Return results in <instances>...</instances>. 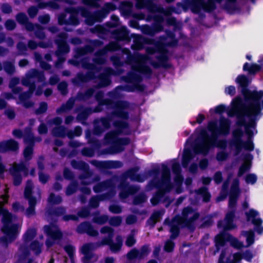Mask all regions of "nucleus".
<instances>
[{
	"instance_id": "nucleus-61",
	"label": "nucleus",
	"mask_w": 263,
	"mask_h": 263,
	"mask_svg": "<svg viewBox=\"0 0 263 263\" xmlns=\"http://www.w3.org/2000/svg\"><path fill=\"white\" fill-rule=\"evenodd\" d=\"M229 242L230 245L235 249L240 250L244 247L243 242L240 241L237 238L233 237L232 235Z\"/></svg>"
},
{
	"instance_id": "nucleus-9",
	"label": "nucleus",
	"mask_w": 263,
	"mask_h": 263,
	"mask_svg": "<svg viewBox=\"0 0 263 263\" xmlns=\"http://www.w3.org/2000/svg\"><path fill=\"white\" fill-rule=\"evenodd\" d=\"M223 0H192L190 3L191 11L195 14L199 13L201 9L207 13L214 11L217 6L216 3H220Z\"/></svg>"
},
{
	"instance_id": "nucleus-35",
	"label": "nucleus",
	"mask_w": 263,
	"mask_h": 263,
	"mask_svg": "<svg viewBox=\"0 0 263 263\" xmlns=\"http://www.w3.org/2000/svg\"><path fill=\"white\" fill-rule=\"evenodd\" d=\"M239 149H237V148H235L234 151V155L237 156L242 151V149L243 148L246 151H248L250 152L253 151L254 149V145L253 142V141L248 139L247 141L243 140L239 144Z\"/></svg>"
},
{
	"instance_id": "nucleus-26",
	"label": "nucleus",
	"mask_w": 263,
	"mask_h": 263,
	"mask_svg": "<svg viewBox=\"0 0 263 263\" xmlns=\"http://www.w3.org/2000/svg\"><path fill=\"white\" fill-rule=\"evenodd\" d=\"M126 51V64L129 66H147L144 64L139 63L143 60V55L141 54H132L130 50L128 49H125Z\"/></svg>"
},
{
	"instance_id": "nucleus-47",
	"label": "nucleus",
	"mask_w": 263,
	"mask_h": 263,
	"mask_svg": "<svg viewBox=\"0 0 263 263\" xmlns=\"http://www.w3.org/2000/svg\"><path fill=\"white\" fill-rule=\"evenodd\" d=\"M119 42H110L106 45L103 49L106 51V54L108 52H114L119 51L121 49V46L119 43Z\"/></svg>"
},
{
	"instance_id": "nucleus-41",
	"label": "nucleus",
	"mask_w": 263,
	"mask_h": 263,
	"mask_svg": "<svg viewBox=\"0 0 263 263\" xmlns=\"http://www.w3.org/2000/svg\"><path fill=\"white\" fill-rule=\"evenodd\" d=\"M95 90L93 88H89L86 89L84 92H79L77 98L79 101H85L91 98L94 95Z\"/></svg>"
},
{
	"instance_id": "nucleus-64",
	"label": "nucleus",
	"mask_w": 263,
	"mask_h": 263,
	"mask_svg": "<svg viewBox=\"0 0 263 263\" xmlns=\"http://www.w3.org/2000/svg\"><path fill=\"white\" fill-rule=\"evenodd\" d=\"M48 201L51 204H58L62 202V198L60 196H55L52 193L49 195Z\"/></svg>"
},
{
	"instance_id": "nucleus-59",
	"label": "nucleus",
	"mask_w": 263,
	"mask_h": 263,
	"mask_svg": "<svg viewBox=\"0 0 263 263\" xmlns=\"http://www.w3.org/2000/svg\"><path fill=\"white\" fill-rule=\"evenodd\" d=\"M72 81L73 84L79 85L80 83L88 82V80L86 74L79 72L77 74V77L73 79Z\"/></svg>"
},
{
	"instance_id": "nucleus-63",
	"label": "nucleus",
	"mask_w": 263,
	"mask_h": 263,
	"mask_svg": "<svg viewBox=\"0 0 263 263\" xmlns=\"http://www.w3.org/2000/svg\"><path fill=\"white\" fill-rule=\"evenodd\" d=\"M170 232L171 235L170 236L171 239H175L178 237L180 234V229L177 224H173L170 227Z\"/></svg>"
},
{
	"instance_id": "nucleus-18",
	"label": "nucleus",
	"mask_w": 263,
	"mask_h": 263,
	"mask_svg": "<svg viewBox=\"0 0 263 263\" xmlns=\"http://www.w3.org/2000/svg\"><path fill=\"white\" fill-rule=\"evenodd\" d=\"M76 232L80 234H86L91 237H97L99 235L98 231L95 230L91 223L88 221L81 222L77 226Z\"/></svg>"
},
{
	"instance_id": "nucleus-44",
	"label": "nucleus",
	"mask_w": 263,
	"mask_h": 263,
	"mask_svg": "<svg viewBox=\"0 0 263 263\" xmlns=\"http://www.w3.org/2000/svg\"><path fill=\"white\" fill-rule=\"evenodd\" d=\"M196 193L200 195L202 197V201L205 203L209 202L211 198V195L208 191L206 187L202 186L198 189L196 191Z\"/></svg>"
},
{
	"instance_id": "nucleus-52",
	"label": "nucleus",
	"mask_w": 263,
	"mask_h": 263,
	"mask_svg": "<svg viewBox=\"0 0 263 263\" xmlns=\"http://www.w3.org/2000/svg\"><path fill=\"white\" fill-rule=\"evenodd\" d=\"M64 250L68 255L71 263L74 262V254L76 252V248L72 245L68 244L64 246Z\"/></svg>"
},
{
	"instance_id": "nucleus-2",
	"label": "nucleus",
	"mask_w": 263,
	"mask_h": 263,
	"mask_svg": "<svg viewBox=\"0 0 263 263\" xmlns=\"http://www.w3.org/2000/svg\"><path fill=\"white\" fill-rule=\"evenodd\" d=\"M130 70L126 75L120 77L121 80L127 83L125 85H119L116 89L127 92L135 91L142 92L146 89V85L142 83L143 80H149L153 75L151 67H130Z\"/></svg>"
},
{
	"instance_id": "nucleus-16",
	"label": "nucleus",
	"mask_w": 263,
	"mask_h": 263,
	"mask_svg": "<svg viewBox=\"0 0 263 263\" xmlns=\"http://www.w3.org/2000/svg\"><path fill=\"white\" fill-rule=\"evenodd\" d=\"M11 172L14 177V184L16 186L19 185L22 182L21 174L26 176L28 174L26 164H14L11 169Z\"/></svg>"
},
{
	"instance_id": "nucleus-8",
	"label": "nucleus",
	"mask_w": 263,
	"mask_h": 263,
	"mask_svg": "<svg viewBox=\"0 0 263 263\" xmlns=\"http://www.w3.org/2000/svg\"><path fill=\"white\" fill-rule=\"evenodd\" d=\"M43 230L47 237L45 245L48 249L53 247L58 243L57 241L61 240L63 238V233L55 223L50 222L49 224L45 225Z\"/></svg>"
},
{
	"instance_id": "nucleus-19",
	"label": "nucleus",
	"mask_w": 263,
	"mask_h": 263,
	"mask_svg": "<svg viewBox=\"0 0 263 263\" xmlns=\"http://www.w3.org/2000/svg\"><path fill=\"white\" fill-rule=\"evenodd\" d=\"M90 163L100 169L118 168L122 166V163L121 161L114 160L99 161L92 160L90 161Z\"/></svg>"
},
{
	"instance_id": "nucleus-22",
	"label": "nucleus",
	"mask_w": 263,
	"mask_h": 263,
	"mask_svg": "<svg viewBox=\"0 0 263 263\" xmlns=\"http://www.w3.org/2000/svg\"><path fill=\"white\" fill-rule=\"evenodd\" d=\"M231 234L224 232H221L217 234L214 239L215 249L214 251L213 254L215 255L218 253L221 247H224L227 242H229Z\"/></svg>"
},
{
	"instance_id": "nucleus-14",
	"label": "nucleus",
	"mask_w": 263,
	"mask_h": 263,
	"mask_svg": "<svg viewBox=\"0 0 263 263\" xmlns=\"http://www.w3.org/2000/svg\"><path fill=\"white\" fill-rule=\"evenodd\" d=\"M102 106H106L108 108L112 109V114L119 115L121 110H126L129 107V103L125 100H114L111 99L106 98L103 100Z\"/></svg>"
},
{
	"instance_id": "nucleus-37",
	"label": "nucleus",
	"mask_w": 263,
	"mask_h": 263,
	"mask_svg": "<svg viewBox=\"0 0 263 263\" xmlns=\"http://www.w3.org/2000/svg\"><path fill=\"white\" fill-rule=\"evenodd\" d=\"M75 101L76 99L74 98L70 97L66 103L62 104L60 107L57 109L56 112L60 115L71 110L74 105Z\"/></svg>"
},
{
	"instance_id": "nucleus-46",
	"label": "nucleus",
	"mask_w": 263,
	"mask_h": 263,
	"mask_svg": "<svg viewBox=\"0 0 263 263\" xmlns=\"http://www.w3.org/2000/svg\"><path fill=\"white\" fill-rule=\"evenodd\" d=\"M71 166L76 170L85 171L89 168V165L83 161L73 159L71 161Z\"/></svg>"
},
{
	"instance_id": "nucleus-54",
	"label": "nucleus",
	"mask_w": 263,
	"mask_h": 263,
	"mask_svg": "<svg viewBox=\"0 0 263 263\" xmlns=\"http://www.w3.org/2000/svg\"><path fill=\"white\" fill-rule=\"evenodd\" d=\"M100 123H101L102 127H103L105 130L110 129L111 127V123L109 122V119L104 117L96 119L93 121V123L95 124H99Z\"/></svg>"
},
{
	"instance_id": "nucleus-23",
	"label": "nucleus",
	"mask_w": 263,
	"mask_h": 263,
	"mask_svg": "<svg viewBox=\"0 0 263 263\" xmlns=\"http://www.w3.org/2000/svg\"><path fill=\"white\" fill-rule=\"evenodd\" d=\"M66 212V208L63 206L58 207H50L49 208L46 213L48 216L53 223H57L58 220V218L64 215Z\"/></svg>"
},
{
	"instance_id": "nucleus-24",
	"label": "nucleus",
	"mask_w": 263,
	"mask_h": 263,
	"mask_svg": "<svg viewBox=\"0 0 263 263\" xmlns=\"http://www.w3.org/2000/svg\"><path fill=\"white\" fill-rule=\"evenodd\" d=\"M95 250L94 244L91 242L84 244L81 249V252L84 256L82 260L84 263H90L94 257L93 251Z\"/></svg>"
},
{
	"instance_id": "nucleus-48",
	"label": "nucleus",
	"mask_w": 263,
	"mask_h": 263,
	"mask_svg": "<svg viewBox=\"0 0 263 263\" xmlns=\"http://www.w3.org/2000/svg\"><path fill=\"white\" fill-rule=\"evenodd\" d=\"M78 189V182L76 180H72L67 186L65 194L67 196L72 195L77 191Z\"/></svg>"
},
{
	"instance_id": "nucleus-62",
	"label": "nucleus",
	"mask_w": 263,
	"mask_h": 263,
	"mask_svg": "<svg viewBox=\"0 0 263 263\" xmlns=\"http://www.w3.org/2000/svg\"><path fill=\"white\" fill-rule=\"evenodd\" d=\"M116 239L118 241V243H114L112 241L111 244L109 246L110 250L113 252H117L119 251L122 246L121 237L120 236H117Z\"/></svg>"
},
{
	"instance_id": "nucleus-51",
	"label": "nucleus",
	"mask_w": 263,
	"mask_h": 263,
	"mask_svg": "<svg viewBox=\"0 0 263 263\" xmlns=\"http://www.w3.org/2000/svg\"><path fill=\"white\" fill-rule=\"evenodd\" d=\"M99 214V212L97 211L95 213L94 215ZM92 222L97 224L102 225L106 223L108 220V216L106 215H103L101 216H95L92 218Z\"/></svg>"
},
{
	"instance_id": "nucleus-53",
	"label": "nucleus",
	"mask_w": 263,
	"mask_h": 263,
	"mask_svg": "<svg viewBox=\"0 0 263 263\" xmlns=\"http://www.w3.org/2000/svg\"><path fill=\"white\" fill-rule=\"evenodd\" d=\"M116 69H114L111 67H104L106 71L109 73V74L114 76H119L124 72L123 67H114Z\"/></svg>"
},
{
	"instance_id": "nucleus-50",
	"label": "nucleus",
	"mask_w": 263,
	"mask_h": 263,
	"mask_svg": "<svg viewBox=\"0 0 263 263\" xmlns=\"http://www.w3.org/2000/svg\"><path fill=\"white\" fill-rule=\"evenodd\" d=\"M78 68H82L85 69H88V71L86 72V74L88 81L95 79L96 77L95 72L93 70H101L104 67H78Z\"/></svg>"
},
{
	"instance_id": "nucleus-7",
	"label": "nucleus",
	"mask_w": 263,
	"mask_h": 263,
	"mask_svg": "<svg viewBox=\"0 0 263 263\" xmlns=\"http://www.w3.org/2000/svg\"><path fill=\"white\" fill-rule=\"evenodd\" d=\"M246 116L249 119V123L245 125V130L248 139H250L254 135L251 128H255L256 126V121L259 119L258 116L261 115L262 105H256L245 107Z\"/></svg>"
},
{
	"instance_id": "nucleus-30",
	"label": "nucleus",
	"mask_w": 263,
	"mask_h": 263,
	"mask_svg": "<svg viewBox=\"0 0 263 263\" xmlns=\"http://www.w3.org/2000/svg\"><path fill=\"white\" fill-rule=\"evenodd\" d=\"M162 175L160 179H156V182L166 184L170 185H174L171 182V171L170 168L165 164H161Z\"/></svg>"
},
{
	"instance_id": "nucleus-38",
	"label": "nucleus",
	"mask_w": 263,
	"mask_h": 263,
	"mask_svg": "<svg viewBox=\"0 0 263 263\" xmlns=\"http://www.w3.org/2000/svg\"><path fill=\"white\" fill-rule=\"evenodd\" d=\"M106 54V51L104 49H100L97 50L95 53V58H93V64L95 66L97 65H102L104 64L106 62V59L105 55Z\"/></svg>"
},
{
	"instance_id": "nucleus-42",
	"label": "nucleus",
	"mask_w": 263,
	"mask_h": 263,
	"mask_svg": "<svg viewBox=\"0 0 263 263\" xmlns=\"http://www.w3.org/2000/svg\"><path fill=\"white\" fill-rule=\"evenodd\" d=\"M28 48L33 50V39H31L28 41L27 45L22 41L18 42L16 45V48L20 54H25Z\"/></svg>"
},
{
	"instance_id": "nucleus-33",
	"label": "nucleus",
	"mask_w": 263,
	"mask_h": 263,
	"mask_svg": "<svg viewBox=\"0 0 263 263\" xmlns=\"http://www.w3.org/2000/svg\"><path fill=\"white\" fill-rule=\"evenodd\" d=\"M109 73H101L99 74L98 78L99 80L98 83L96 86L97 88H104L108 86L111 83V80Z\"/></svg>"
},
{
	"instance_id": "nucleus-10",
	"label": "nucleus",
	"mask_w": 263,
	"mask_h": 263,
	"mask_svg": "<svg viewBox=\"0 0 263 263\" xmlns=\"http://www.w3.org/2000/svg\"><path fill=\"white\" fill-rule=\"evenodd\" d=\"M103 44V42L100 40H89L87 44L85 45L83 47L75 49L73 57L76 60L81 59L88 53H92L96 48L101 47Z\"/></svg>"
},
{
	"instance_id": "nucleus-34",
	"label": "nucleus",
	"mask_w": 263,
	"mask_h": 263,
	"mask_svg": "<svg viewBox=\"0 0 263 263\" xmlns=\"http://www.w3.org/2000/svg\"><path fill=\"white\" fill-rule=\"evenodd\" d=\"M75 111L78 112L77 119L79 121H86L89 115L91 113V109L89 107L84 108L81 105L75 109Z\"/></svg>"
},
{
	"instance_id": "nucleus-27",
	"label": "nucleus",
	"mask_w": 263,
	"mask_h": 263,
	"mask_svg": "<svg viewBox=\"0 0 263 263\" xmlns=\"http://www.w3.org/2000/svg\"><path fill=\"white\" fill-rule=\"evenodd\" d=\"M232 139L230 142V146L231 147H234L237 149H239V144L243 140L242 137L244 133L240 128L235 129L232 132Z\"/></svg>"
},
{
	"instance_id": "nucleus-57",
	"label": "nucleus",
	"mask_w": 263,
	"mask_h": 263,
	"mask_svg": "<svg viewBox=\"0 0 263 263\" xmlns=\"http://www.w3.org/2000/svg\"><path fill=\"white\" fill-rule=\"evenodd\" d=\"M247 117L246 115V112L243 111L241 110L240 112L237 115V121H236V124L239 126H245V125H247L246 123V120L245 119V117Z\"/></svg>"
},
{
	"instance_id": "nucleus-43",
	"label": "nucleus",
	"mask_w": 263,
	"mask_h": 263,
	"mask_svg": "<svg viewBox=\"0 0 263 263\" xmlns=\"http://www.w3.org/2000/svg\"><path fill=\"white\" fill-rule=\"evenodd\" d=\"M167 52L168 51L158 52L159 55L157 57V59L161 64H160L156 62H153L151 66H172L171 64L166 63L168 60Z\"/></svg>"
},
{
	"instance_id": "nucleus-3",
	"label": "nucleus",
	"mask_w": 263,
	"mask_h": 263,
	"mask_svg": "<svg viewBox=\"0 0 263 263\" xmlns=\"http://www.w3.org/2000/svg\"><path fill=\"white\" fill-rule=\"evenodd\" d=\"M7 193L8 189H6V195H2L0 196V214L2 213L3 215L2 221L3 224L2 231L6 235L2 237L0 240L6 244L12 242L15 239L19 229V226L14 223L16 220L15 216L2 208L3 205L7 202L8 198Z\"/></svg>"
},
{
	"instance_id": "nucleus-28",
	"label": "nucleus",
	"mask_w": 263,
	"mask_h": 263,
	"mask_svg": "<svg viewBox=\"0 0 263 263\" xmlns=\"http://www.w3.org/2000/svg\"><path fill=\"white\" fill-rule=\"evenodd\" d=\"M67 13L70 14L68 18V25L77 26L80 24V20L78 17L79 14V9L74 7L67 8L65 9Z\"/></svg>"
},
{
	"instance_id": "nucleus-20",
	"label": "nucleus",
	"mask_w": 263,
	"mask_h": 263,
	"mask_svg": "<svg viewBox=\"0 0 263 263\" xmlns=\"http://www.w3.org/2000/svg\"><path fill=\"white\" fill-rule=\"evenodd\" d=\"M112 37L117 42L130 41L129 31L126 26H122L119 28L113 30L111 32Z\"/></svg>"
},
{
	"instance_id": "nucleus-40",
	"label": "nucleus",
	"mask_w": 263,
	"mask_h": 263,
	"mask_svg": "<svg viewBox=\"0 0 263 263\" xmlns=\"http://www.w3.org/2000/svg\"><path fill=\"white\" fill-rule=\"evenodd\" d=\"M139 169L138 166H135L129 168L121 175L120 180H127V178H129L131 181H133Z\"/></svg>"
},
{
	"instance_id": "nucleus-13",
	"label": "nucleus",
	"mask_w": 263,
	"mask_h": 263,
	"mask_svg": "<svg viewBox=\"0 0 263 263\" xmlns=\"http://www.w3.org/2000/svg\"><path fill=\"white\" fill-rule=\"evenodd\" d=\"M147 188L148 190H152L154 188L157 189V191L154 195L161 200L166 193H170L173 190L174 185H167L166 184L156 182L155 179H152L148 182Z\"/></svg>"
},
{
	"instance_id": "nucleus-25",
	"label": "nucleus",
	"mask_w": 263,
	"mask_h": 263,
	"mask_svg": "<svg viewBox=\"0 0 263 263\" xmlns=\"http://www.w3.org/2000/svg\"><path fill=\"white\" fill-rule=\"evenodd\" d=\"M33 183L31 180L27 181L24 191L25 198L28 200L29 206L26 211L28 216L31 215L33 212V198L32 197Z\"/></svg>"
},
{
	"instance_id": "nucleus-39",
	"label": "nucleus",
	"mask_w": 263,
	"mask_h": 263,
	"mask_svg": "<svg viewBox=\"0 0 263 263\" xmlns=\"http://www.w3.org/2000/svg\"><path fill=\"white\" fill-rule=\"evenodd\" d=\"M112 125L117 129L116 131L118 134H121L124 129L129 128V123L123 119L115 120L112 122Z\"/></svg>"
},
{
	"instance_id": "nucleus-4",
	"label": "nucleus",
	"mask_w": 263,
	"mask_h": 263,
	"mask_svg": "<svg viewBox=\"0 0 263 263\" xmlns=\"http://www.w3.org/2000/svg\"><path fill=\"white\" fill-rule=\"evenodd\" d=\"M236 83L241 87V92L245 101V107L262 105L263 109V90H251L248 88L249 80L245 75H239Z\"/></svg>"
},
{
	"instance_id": "nucleus-15",
	"label": "nucleus",
	"mask_w": 263,
	"mask_h": 263,
	"mask_svg": "<svg viewBox=\"0 0 263 263\" xmlns=\"http://www.w3.org/2000/svg\"><path fill=\"white\" fill-rule=\"evenodd\" d=\"M120 189L119 197L121 199H126L129 195L135 194L139 190L136 185H130L127 180H120L118 184Z\"/></svg>"
},
{
	"instance_id": "nucleus-11",
	"label": "nucleus",
	"mask_w": 263,
	"mask_h": 263,
	"mask_svg": "<svg viewBox=\"0 0 263 263\" xmlns=\"http://www.w3.org/2000/svg\"><path fill=\"white\" fill-rule=\"evenodd\" d=\"M22 83L24 86H28L29 90L28 91L21 93L19 96L20 101L23 103L25 107L28 108L31 106L32 103L28 99L30 98L33 91V73L27 74L23 78Z\"/></svg>"
},
{
	"instance_id": "nucleus-6",
	"label": "nucleus",
	"mask_w": 263,
	"mask_h": 263,
	"mask_svg": "<svg viewBox=\"0 0 263 263\" xmlns=\"http://www.w3.org/2000/svg\"><path fill=\"white\" fill-rule=\"evenodd\" d=\"M145 42L147 44L153 45L157 52L167 51V47H176L179 44V40L176 38L175 32L169 29H166L165 34L159 36L158 40L146 39Z\"/></svg>"
},
{
	"instance_id": "nucleus-29",
	"label": "nucleus",
	"mask_w": 263,
	"mask_h": 263,
	"mask_svg": "<svg viewBox=\"0 0 263 263\" xmlns=\"http://www.w3.org/2000/svg\"><path fill=\"white\" fill-rule=\"evenodd\" d=\"M253 158V155L250 153H247L244 155L243 160L245 162L240 166L238 169V177H241L245 173L250 171Z\"/></svg>"
},
{
	"instance_id": "nucleus-21",
	"label": "nucleus",
	"mask_w": 263,
	"mask_h": 263,
	"mask_svg": "<svg viewBox=\"0 0 263 263\" xmlns=\"http://www.w3.org/2000/svg\"><path fill=\"white\" fill-rule=\"evenodd\" d=\"M235 217V210L233 209L227 213L224 217L226 224L223 226L222 221H219L218 222V227L223 228L224 231H230L236 228V225L234 223V219Z\"/></svg>"
},
{
	"instance_id": "nucleus-17",
	"label": "nucleus",
	"mask_w": 263,
	"mask_h": 263,
	"mask_svg": "<svg viewBox=\"0 0 263 263\" xmlns=\"http://www.w3.org/2000/svg\"><path fill=\"white\" fill-rule=\"evenodd\" d=\"M24 141L26 143L28 144L24 151V158L26 162L31 159L33 152V135L31 128H27L25 130Z\"/></svg>"
},
{
	"instance_id": "nucleus-58",
	"label": "nucleus",
	"mask_w": 263,
	"mask_h": 263,
	"mask_svg": "<svg viewBox=\"0 0 263 263\" xmlns=\"http://www.w3.org/2000/svg\"><path fill=\"white\" fill-rule=\"evenodd\" d=\"M246 235L247 245L244 247L247 248L251 246L255 241V233L253 231H245Z\"/></svg>"
},
{
	"instance_id": "nucleus-32",
	"label": "nucleus",
	"mask_w": 263,
	"mask_h": 263,
	"mask_svg": "<svg viewBox=\"0 0 263 263\" xmlns=\"http://www.w3.org/2000/svg\"><path fill=\"white\" fill-rule=\"evenodd\" d=\"M18 143L14 140L0 142V153H5L8 151H15L18 148Z\"/></svg>"
},
{
	"instance_id": "nucleus-1",
	"label": "nucleus",
	"mask_w": 263,
	"mask_h": 263,
	"mask_svg": "<svg viewBox=\"0 0 263 263\" xmlns=\"http://www.w3.org/2000/svg\"><path fill=\"white\" fill-rule=\"evenodd\" d=\"M231 121L221 116L219 120V126L217 121H210L208 122V131L201 128L193 147L195 154H202L206 156L211 149L214 148L226 150L228 146V141L226 139H219L220 136H227L231 129Z\"/></svg>"
},
{
	"instance_id": "nucleus-55",
	"label": "nucleus",
	"mask_w": 263,
	"mask_h": 263,
	"mask_svg": "<svg viewBox=\"0 0 263 263\" xmlns=\"http://www.w3.org/2000/svg\"><path fill=\"white\" fill-rule=\"evenodd\" d=\"M245 104V101H244L243 103L242 99L240 96L235 97L232 101V106H235L238 109H241L246 113Z\"/></svg>"
},
{
	"instance_id": "nucleus-60",
	"label": "nucleus",
	"mask_w": 263,
	"mask_h": 263,
	"mask_svg": "<svg viewBox=\"0 0 263 263\" xmlns=\"http://www.w3.org/2000/svg\"><path fill=\"white\" fill-rule=\"evenodd\" d=\"M151 252V250L149 248L148 245H144L142 246L140 250H139V260L144 259L147 257Z\"/></svg>"
},
{
	"instance_id": "nucleus-12",
	"label": "nucleus",
	"mask_w": 263,
	"mask_h": 263,
	"mask_svg": "<svg viewBox=\"0 0 263 263\" xmlns=\"http://www.w3.org/2000/svg\"><path fill=\"white\" fill-rule=\"evenodd\" d=\"M33 230H28L24 236V242L21 246L18 253L20 260L27 259L30 251L33 249Z\"/></svg>"
},
{
	"instance_id": "nucleus-36",
	"label": "nucleus",
	"mask_w": 263,
	"mask_h": 263,
	"mask_svg": "<svg viewBox=\"0 0 263 263\" xmlns=\"http://www.w3.org/2000/svg\"><path fill=\"white\" fill-rule=\"evenodd\" d=\"M55 43L57 45V54H64L69 52V46L65 40L63 39H57L55 41Z\"/></svg>"
},
{
	"instance_id": "nucleus-45",
	"label": "nucleus",
	"mask_w": 263,
	"mask_h": 263,
	"mask_svg": "<svg viewBox=\"0 0 263 263\" xmlns=\"http://www.w3.org/2000/svg\"><path fill=\"white\" fill-rule=\"evenodd\" d=\"M104 117L109 119V122L111 123L114 118L115 117L124 120H127L129 118V114L127 110H121V114L116 115L112 114V111H111L109 114H108L106 117Z\"/></svg>"
},
{
	"instance_id": "nucleus-49",
	"label": "nucleus",
	"mask_w": 263,
	"mask_h": 263,
	"mask_svg": "<svg viewBox=\"0 0 263 263\" xmlns=\"http://www.w3.org/2000/svg\"><path fill=\"white\" fill-rule=\"evenodd\" d=\"M78 60H71L69 62L73 66H95L93 64L90 63V59L88 57H82Z\"/></svg>"
},
{
	"instance_id": "nucleus-56",
	"label": "nucleus",
	"mask_w": 263,
	"mask_h": 263,
	"mask_svg": "<svg viewBox=\"0 0 263 263\" xmlns=\"http://www.w3.org/2000/svg\"><path fill=\"white\" fill-rule=\"evenodd\" d=\"M52 134L54 137L64 138L66 136V129L62 126L55 127L52 129Z\"/></svg>"
},
{
	"instance_id": "nucleus-31",
	"label": "nucleus",
	"mask_w": 263,
	"mask_h": 263,
	"mask_svg": "<svg viewBox=\"0 0 263 263\" xmlns=\"http://www.w3.org/2000/svg\"><path fill=\"white\" fill-rule=\"evenodd\" d=\"M17 22L22 25H24L27 30L33 31V23L29 22L28 17L24 12L18 13L15 16Z\"/></svg>"
},
{
	"instance_id": "nucleus-5",
	"label": "nucleus",
	"mask_w": 263,
	"mask_h": 263,
	"mask_svg": "<svg viewBox=\"0 0 263 263\" xmlns=\"http://www.w3.org/2000/svg\"><path fill=\"white\" fill-rule=\"evenodd\" d=\"M118 133L115 130L107 132L104 136V142L106 145H111L102 150L104 154H115L120 153L124 151V146L130 143V139L128 137L120 138L118 137Z\"/></svg>"
}]
</instances>
